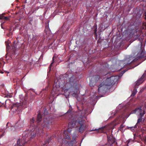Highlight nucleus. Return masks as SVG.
Returning <instances> with one entry per match:
<instances>
[{
	"label": "nucleus",
	"mask_w": 146,
	"mask_h": 146,
	"mask_svg": "<svg viewBox=\"0 0 146 146\" xmlns=\"http://www.w3.org/2000/svg\"><path fill=\"white\" fill-rule=\"evenodd\" d=\"M137 127V125H135L134 127H129V129H130L132 131H134V129L136 128Z\"/></svg>",
	"instance_id": "obj_9"
},
{
	"label": "nucleus",
	"mask_w": 146,
	"mask_h": 146,
	"mask_svg": "<svg viewBox=\"0 0 146 146\" xmlns=\"http://www.w3.org/2000/svg\"><path fill=\"white\" fill-rule=\"evenodd\" d=\"M93 79L96 82L97 81H98V80H99L100 77L98 75L96 76L93 78Z\"/></svg>",
	"instance_id": "obj_6"
},
{
	"label": "nucleus",
	"mask_w": 146,
	"mask_h": 146,
	"mask_svg": "<svg viewBox=\"0 0 146 146\" xmlns=\"http://www.w3.org/2000/svg\"><path fill=\"white\" fill-rule=\"evenodd\" d=\"M7 48L8 50L9 48V44H6Z\"/></svg>",
	"instance_id": "obj_16"
},
{
	"label": "nucleus",
	"mask_w": 146,
	"mask_h": 146,
	"mask_svg": "<svg viewBox=\"0 0 146 146\" xmlns=\"http://www.w3.org/2000/svg\"><path fill=\"white\" fill-rule=\"evenodd\" d=\"M4 17L2 15H0V19H3Z\"/></svg>",
	"instance_id": "obj_14"
},
{
	"label": "nucleus",
	"mask_w": 146,
	"mask_h": 146,
	"mask_svg": "<svg viewBox=\"0 0 146 146\" xmlns=\"http://www.w3.org/2000/svg\"><path fill=\"white\" fill-rule=\"evenodd\" d=\"M144 141L145 143H146V138H145V139H144Z\"/></svg>",
	"instance_id": "obj_22"
},
{
	"label": "nucleus",
	"mask_w": 146,
	"mask_h": 146,
	"mask_svg": "<svg viewBox=\"0 0 146 146\" xmlns=\"http://www.w3.org/2000/svg\"><path fill=\"white\" fill-rule=\"evenodd\" d=\"M4 17L3 19H4L5 20H7L9 19V18L7 17H5L4 16V17Z\"/></svg>",
	"instance_id": "obj_15"
},
{
	"label": "nucleus",
	"mask_w": 146,
	"mask_h": 146,
	"mask_svg": "<svg viewBox=\"0 0 146 146\" xmlns=\"http://www.w3.org/2000/svg\"><path fill=\"white\" fill-rule=\"evenodd\" d=\"M133 113H135L139 116H143L145 114V110L141 109V107L135 109Z\"/></svg>",
	"instance_id": "obj_3"
},
{
	"label": "nucleus",
	"mask_w": 146,
	"mask_h": 146,
	"mask_svg": "<svg viewBox=\"0 0 146 146\" xmlns=\"http://www.w3.org/2000/svg\"><path fill=\"white\" fill-rule=\"evenodd\" d=\"M144 52H142L141 53V55L139 56V58H141L143 57L144 56H145V54Z\"/></svg>",
	"instance_id": "obj_12"
},
{
	"label": "nucleus",
	"mask_w": 146,
	"mask_h": 146,
	"mask_svg": "<svg viewBox=\"0 0 146 146\" xmlns=\"http://www.w3.org/2000/svg\"><path fill=\"white\" fill-rule=\"evenodd\" d=\"M137 92V91L136 90H134L131 94V96H134L136 94Z\"/></svg>",
	"instance_id": "obj_13"
},
{
	"label": "nucleus",
	"mask_w": 146,
	"mask_h": 146,
	"mask_svg": "<svg viewBox=\"0 0 146 146\" xmlns=\"http://www.w3.org/2000/svg\"><path fill=\"white\" fill-rule=\"evenodd\" d=\"M41 116L40 114L39 113L37 116V121L38 122L40 121L41 120Z\"/></svg>",
	"instance_id": "obj_8"
},
{
	"label": "nucleus",
	"mask_w": 146,
	"mask_h": 146,
	"mask_svg": "<svg viewBox=\"0 0 146 146\" xmlns=\"http://www.w3.org/2000/svg\"><path fill=\"white\" fill-rule=\"evenodd\" d=\"M9 123H7V126L8 124H9Z\"/></svg>",
	"instance_id": "obj_27"
},
{
	"label": "nucleus",
	"mask_w": 146,
	"mask_h": 146,
	"mask_svg": "<svg viewBox=\"0 0 146 146\" xmlns=\"http://www.w3.org/2000/svg\"><path fill=\"white\" fill-rule=\"evenodd\" d=\"M130 140H131L130 139H129V140L128 141V143H129V142H130Z\"/></svg>",
	"instance_id": "obj_25"
},
{
	"label": "nucleus",
	"mask_w": 146,
	"mask_h": 146,
	"mask_svg": "<svg viewBox=\"0 0 146 146\" xmlns=\"http://www.w3.org/2000/svg\"><path fill=\"white\" fill-rule=\"evenodd\" d=\"M54 60V57H53V61Z\"/></svg>",
	"instance_id": "obj_29"
},
{
	"label": "nucleus",
	"mask_w": 146,
	"mask_h": 146,
	"mask_svg": "<svg viewBox=\"0 0 146 146\" xmlns=\"http://www.w3.org/2000/svg\"><path fill=\"white\" fill-rule=\"evenodd\" d=\"M17 108L16 106H14L13 107L11 108V110L13 111H15L14 110V109H15L16 110H17Z\"/></svg>",
	"instance_id": "obj_10"
},
{
	"label": "nucleus",
	"mask_w": 146,
	"mask_h": 146,
	"mask_svg": "<svg viewBox=\"0 0 146 146\" xmlns=\"http://www.w3.org/2000/svg\"><path fill=\"white\" fill-rule=\"evenodd\" d=\"M70 124H69V126H70Z\"/></svg>",
	"instance_id": "obj_30"
},
{
	"label": "nucleus",
	"mask_w": 146,
	"mask_h": 146,
	"mask_svg": "<svg viewBox=\"0 0 146 146\" xmlns=\"http://www.w3.org/2000/svg\"><path fill=\"white\" fill-rule=\"evenodd\" d=\"M66 138L67 139H69L70 137L69 136H68V137H67Z\"/></svg>",
	"instance_id": "obj_24"
},
{
	"label": "nucleus",
	"mask_w": 146,
	"mask_h": 146,
	"mask_svg": "<svg viewBox=\"0 0 146 146\" xmlns=\"http://www.w3.org/2000/svg\"><path fill=\"white\" fill-rule=\"evenodd\" d=\"M78 123L80 125V126L79 129V131L80 132H81L83 131L84 130V128L85 127L83 125L84 123V121L82 120L81 121H79Z\"/></svg>",
	"instance_id": "obj_5"
},
{
	"label": "nucleus",
	"mask_w": 146,
	"mask_h": 146,
	"mask_svg": "<svg viewBox=\"0 0 146 146\" xmlns=\"http://www.w3.org/2000/svg\"><path fill=\"white\" fill-rule=\"evenodd\" d=\"M124 127V126L123 125H121L119 128V130L121 131V132H123L124 130L123 129V128Z\"/></svg>",
	"instance_id": "obj_11"
},
{
	"label": "nucleus",
	"mask_w": 146,
	"mask_h": 146,
	"mask_svg": "<svg viewBox=\"0 0 146 146\" xmlns=\"http://www.w3.org/2000/svg\"><path fill=\"white\" fill-rule=\"evenodd\" d=\"M124 64V62L123 61H121L120 62V64Z\"/></svg>",
	"instance_id": "obj_20"
},
{
	"label": "nucleus",
	"mask_w": 146,
	"mask_h": 146,
	"mask_svg": "<svg viewBox=\"0 0 146 146\" xmlns=\"http://www.w3.org/2000/svg\"><path fill=\"white\" fill-rule=\"evenodd\" d=\"M145 19H146V12H145Z\"/></svg>",
	"instance_id": "obj_21"
},
{
	"label": "nucleus",
	"mask_w": 146,
	"mask_h": 146,
	"mask_svg": "<svg viewBox=\"0 0 146 146\" xmlns=\"http://www.w3.org/2000/svg\"><path fill=\"white\" fill-rule=\"evenodd\" d=\"M118 78L117 76H112L107 78L99 85L98 91L99 92L101 90L104 89L106 86H111L115 84L117 81Z\"/></svg>",
	"instance_id": "obj_2"
},
{
	"label": "nucleus",
	"mask_w": 146,
	"mask_h": 146,
	"mask_svg": "<svg viewBox=\"0 0 146 146\" xmlns=\"http://www.w3.org/2000/svg\"><path fill=\"white\" fill-rule=\"evenodd\" d=\"M54 63V62H52L51 64H50V66H49V68H50L51 67V66H52V64H53V63Z\"/></svg>",
	"instance_id": "obj_18"
},
{
	"label": "nucleus",
	"mask_w": 146,
	"mask_h": 146,
	"mask_svg": "<svg viewBox=\"0 0 146 146\" xmlns=\"http://www.w3.org/2000/svg\"><path fill=\"white\" fill-rule=\"evenodd\" d=\"M0 72L1 73V74H3V72L2 71H1Z\"/></svg>",
	"instance_id": "obj_23"
},
{
	"label": "nucleus",
	"mask_w": 146,
	"mask_h": 146,
	"mask_svg": "<svg viewBox=\"0 0 146 146\" xmlns=\"http://www.w3.org/2000/svg\"><path fill=\"white\" fill-rule=\"evenodd\" d=\"M90 86H93V85L92 84V82H90Z\"/></svg>",
	"instance_id": "obj_19"
},
{
	"label": "nucleus",
	"mask_w": 146,
	"mask_h": 146,
	"mask_svg": "<svg viewBox=\"0 0 146 146\" xmlns=\"http://www.w3.org/2000/svg\"><path fill=\"white\" fill-rule=\"evenodd\" d=\"M143 116H140V117L138 119L136 125H137L140 122H141L142 120V117Z\"/></svg>",
	"instance_id": "obj_7"
},
{
	"label": "nucleus",
	"mask_w": 146,
	"mask_h": 146,
	"mask_svg": "<svg viewBox=\"0 0 146 146\" xmlns=\"http://www.w3.org/2000/svg\"><path fill=\"white\" fill-rule=\"evenodd\" d=\"M132 62V61H129V63H128L129 64H130V63L131 62Z\"/></svg>",
	"instance_id": "obj_26"
},
{
	"label": "nucleus",
	"mask_w": 146,
	"mask_h": 146,
	"mask_svg": "<svg viewBox=\"0 0 146 146\" xmlns=\"http://www.w3.org/2000/svg\"><path fill=\"white\" fill-rule=\"evenodd\" d=\"M146 71H145V72L143 74V75L140 78L139 80H138L136 82L135 84L136 86H138L142 83L143 82L144 80V78L145 76H146Z\"/></svg>",
	"instance_id": "obj_4"
},
{
	"label": "nucleus",
	"mask_w": 146,
	"mask_h": 146,
	"mask_svg": "<svg viewBox=\"0 0 146 146\" xmlns=\"http://www.w3.org/2000/svg\"><path fill=\"white\" fill-rule=\"evenodd\" d=\"M141 139H143V138H141Z\"/></svg>",
	"instance_id": "obj_32"
},
{
	"label": "nucleus",
	"mask_w": 146,
	"mask_h": 146,
	"mask_svg": "<svg viewBox=\"0 0 146 146\" xmlns=\"http://www.w3.org/2000/svg\"><path fill=\"white\" fill-rule=\"evenodd\" d=\"M5 104H7L6 101V102H5Z\"/></svg>",
	"instance_id": "obj_31"
},
{
	"label": "nucleus",
	"mask_w": 146,
	"mask_h": 146,
	"mask_svg": "<svg viewBox=\"0 0 146 146\" xmlns=\"http://www.w3.org/2000/svg\"><path fill=\"white\" fill-rule=\"evenodd\" d=\"M44 123H45L48 124V122L47 121H46L45 120L44 121Z\"/></svg>",
	"instance_id": "obj_17"
},
{
	"label": "nucleus",
	"mask_w": 146,
	"mask_h": 146,
	"mask_svg": "<svg viewBox=\"0 0 146 146\" xmlns=\"http://www.w3.org/2000/svg\"><path fill=\"white\" fill-rule=\"evenodd\" d=\"M35 119L33 118L31 120L30 123L31 125L30 127V129L28 131L25 132L23 134V136L21 140L19 139L17 141V143L18 146H24L25 143L30 138H33L35 136L36 133H37L38 135H41L39 129L36 127L34 130H32L33 128V123H34Z\"/></svg>",
	"instance_id": "obj_1"
},
{
	"label": "nucleus",
	"mask_w": 146,
	"mask_h": 146,
	"mask_svg": "<svg viewBox=\"0 0 146 146\" xmlns=\"http://www.w3.org/2000/svg\"><path fill=\"white\" fill-rule=\"evenodd\" d=\"M123 68V67H121V68H120V69H122Z\"/></svg>",
	"instance_id": "obj_28"
}]
</instances>
